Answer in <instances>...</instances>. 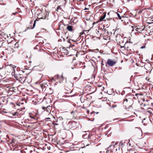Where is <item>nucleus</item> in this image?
<instances>
[{
	"label": "nucleus",
	"mask_w": 153,
	"mask_h": 153,
	"mask_svg": "<svg viewBox=\"0 0 153 153\" xmlns=\"http://www.w3.org/2000/svg\"><path fill=\"white\" fill-rule=\"evenodd\" d=\"M14 77L17 80H19L21 82H24L25 80V78L21 74L15 75Z\"/></svg>",
	"instance_id": "1"
},
{
	"label": "nucleus",
	"mask_w": 153,
	"mask_h": 153,
	"mask_svg": "<svg viewBox=\"0 0 153 153\" xmlns=\"http://www.w3.org/2000/svg\"><path fill=\"white\" fill-rule=\"evenodd\" d=\"M132 28V31H134V29H135V30L139 33H140V31H142L143 29L141 28L139 26H132L131 27Z\"/></svg>",
	"instance_id": "2"
},
{
	"label": "nucleus",
	"mask_w": 153,
	"mask_h": 153,
	"mask_svg": "<svg viewBox=\"0 0 153 153\" xmlns=\"http://www.w3.org/2000/svg\"><path fill=\"white\" fill-rule=\"evenodd\" d=\"M116 63V61L114 60H112L110 59H108L107 61V63L109 66H112L114 65Z\"/></svg>",
	"instance_id": "3"
},
{
	"label": "nucleus",
	"mask_w": 153,
	"mask_h": 153,
	"mask_svg": "<svg viewBox=\"0 0 153 153\" xmlns=\"http://www.w3.org/2000/svg\"><path fill=\"white\" fill-rule=\"evenodd\" d=\"M131 100H128L127 99H126L124 100L123 103L125 105L126 108H128L129 107H130L131 105L130 104L129 102L131 101Z\"/></svg>",
	"instance_id": "4"
},
{
	"label": "nucleus",
	"mask_w": 153,
	"mask_h": 153,
	"mask_svg": "<svg viewBox=\"0 0 153 153\" xmlns=\"http://www.w3.org/2000/svg\"><path fill=\"white\" fill-rule=\"evenodd\" d=\"M59 2L60 5L64 6L65 5L66 1V0H58Z\"/></svg>",
	"instance_id": "5"
},
{
	"label": "nucleus",
	"mask_w": 153,
	"mask_h": 153,
	"mask_svg": "<svg viewBox=\"0 0 153 153\" xmlns=\"http://www.w3.org/2000/svg\"><path fill=\"white\" fill-rule=\"evenodd\" d=\"M137 133L139 136H141L142 133L141 130L140 128H136Z\"/></svg>",
	"instance_id": "6"
},
{
	"label": "nucleus",
	"mask_w": 153,
	"mask_h": 153,
	"mask_svg": "<svg viewBox=\"0 0 153 153\" xmlns=\"http://www.w3.org/2000/svg\"><path fill=\"white\" fill-rule=\"evenodd\" d=\"M106 16V14H102V15L101 16L100 19L99 20V21H98V22L101 21H102L105 18V17Z\"/></svg>",
	"instance_id": "7"
},
{
	"label": "nucleus",
	"mask_w": 153,
	"mask_h": 153,
	"mask_svg": "<svg viewBox=\"0 0 153 153\" xmlns=\"http://www.w3.org/2000/svg\"><path fill=\"white\" fill-rule=\"evenodd\" d=\"M51 106H47L46 108V111L48 112V113H50L51 112Z\"/></svg>",
	"instance_id": "8"
},
{
	"label": "nucleus",
	"mask_w": 153,
	"mask_h": 153,
	"mask_svg": "<svg viewBox=\"0 0 153 153\" xmlns=\"http://www.w3.org/2000/svg\"><path fill=\"white\" fill-rule=\"evenodd\" d=\"M67 29L69 31H72V27L71 25L68 26L67 27Z\"/></svg>",
	"instance_id": "9"
},
{
	"label": "nucleus",
	"mask_w": 153,
	"mask_h": 153,
	"mask_svg": "<svg viewBox=\"0 0 153 153\" xmlns=\"http://www.w3.org/2000/svg\"><path fill=\"white\" fill-rule=\"evenodd\" d=\"M11 143H12L16 144L17 142L16 140L14 138H13L12 140Z\"/></svg>",
	"instance_id": "10"
},
{
	"label": "nucleus",
	"mask_w": 153,
	"mask_h": 153,
	"mask_svg": "<svg viewBox=\"0 0 153 153\" xmlns=\"http://www.w3.org/2000/svg\"><path fill=\"white\" fill-rule=\"evenodd\" d=\"M124 144V142H123V141L120 142L119 143V146H120L121 147H123V145Z\"/></svg>",
	"instance_id": "11"
},
{
	"label": "nucleus",
	"mask_w": 153,
	"mask_h": 153,
	"mask_svg": "<svg viewBox=\"0 0 153 153\" xmlns=\"http://www.w3.org/2000/svg\"><path fill=\"white\" fill-rule=\"evenodd\" d=\"M61 6H62V5H60L58 6L56 10L57 11H59V10H61Z\"/></svg>",
	"instance_id": "12"
},
{
	"label": "nucleus",
	"mask_w": 153,
	"mask_h": 153,
	"mask_svg": "<svg viewBox=\"0 0 153 153\" xmlns=\"http://www.w3.org/2000/svg\"><path fill=\"white\" fill-rule=\"evenodd\" d=\"M57 119L59 120V121L60 122V121H62L63 120V118L61 117H59Z\"/></svg>",
	"instance_id": "13"
},
{
	"label": "nucleus",
	"mask_w": 153,
	"mask_h": 153,
	"mask_svg": "<svg viewBox=\"0 0 153 153\" xmlns=\"http://www.w3.org/2000/svg\"><path fill=\"white\" fill-rule=\"evenodd\" d=\"M36 20L34 21V23H33V27H32L31 28V29L33 28L34 27H35L36 23Z\"/></svg>",
	"instance_id": "14"
},
{
	"label": "nucleus",
	"mask_w": 153,
	"mask_h": 153,
	"mask_svg": "<svg viewBox=\"0 0 153 153\" xmlns=\"http://www.w3.org/2000/svg\"><path fill=\"white\" fill-rule=\"evenodd\" d=\"M152 111H153L152 110V109L151 108H148V112H149L150 113H152Z\"/></svg>",
	"instance_id": "15"
},
{
	"label": "nucleus",
	"mask_w": 153,
	"mask_h": 153,
	"mask_svg": "<svg viewBox=\"0 0 153 153\" xmlns=\"http://www.w3.org/2000/svg\"><path fill=\"white\" fill-rule=\"evenodd\" d=\"M55 122H56V123H60L59 121V120L57 119H55Z\"/></svg>",
	"instance_id": "16"
},
{
	"label": "nucleus",
	"mask_w": 153,
	"mask_h": 153,
	"mask_svg": "<svg viewBox=\"0 0 153 153\" xmlns=\"http://www.w3.org/2000/svg\"><path fill=\"white\" fill-rule=\"evenodd\" d=\"M117 14L119 19H121V17L120 16V15H119V14L118 13H117Z\"/></svg>",
	"instance_id": "17"
},
{
	"label": "nucleus",
	"mask_w": 153,
	"mask_h": 153,
	"mask_svg": "<svg viewBox=\"0 0 153 153\" xmlns=\"http://www.w3.org/2000/svg\"><path fill=\"white\" fill-rule=\"evenodd\" d=\"M118 36H119L120 37L122 38V37L120 35H118L116 37L117 40L118 39Z\"/></svg>",
	"instance_id": "18"
},
{
	"label": "nucleus",
	"mask_w": 153,
	"mask_h": 153,
	"mask_svg": "<svg viewBox=\"0 0 153 153\" xmlns=\"http://www.w3.org/2000/svg\"><path fill=\"white\" fill-rule=\"evenodd\" d=\"M56 123V122H55V121H53V122L52 123V124L53 125H54V124H55V123Z\"/></svg>",
	"instance_id": "19"
},
{
	"label": "nucleus",
	"mask_w": 153,
	"mask_h": 153,
	"mask_svg": "<svg viewBox=\"0 0 153 153\" xmlns=\"http://www.w3.org/2000/svg\"><path fill=\"white\" fill-rule=\"evenodd\" d=\"M59 125V123H55V124H54V126H57V125Z\"/></svg>",
	"instance_id": "20"
},
{
	"label": "nucleus",
	"mask_w": 153,
	"mask_h": 153,
	"mask_svg": "<svg viewBox=\"0 0 153 153\" xmlns=\"http://www.w3.org/2000/svg\"><path fill=\"white\" fill-rule=\"evenodd\" d=\"M46 107H42V109H44V110L46 109Z\"/></svg>",
	"instance_id": "21"
},
{
	"label": "nucleus",
	"mask_w": 153,
	"mask_h": 153,
	"mask_svg": "<svg viewBox=\"0 0 153 153\" xmlns=\"http://www.w3.org/2000/svg\"><path fill=\"white\" fill-rule=\"evenodd\" d=\"M145 47V46H142V47H141V49H143V48H144Z\"/></svg>",
	"instance_id": "22"
},
{
	"label": "nucleus",
	"mask_w": 153,
	"mask_h": 153,
	"mask_svg": "<svg viewBox=\"0 0 153 153\" xmlns=\"http://www.w3.org/2000/svg\"><path fill=\"white\" fill-rule=\"evenodd\" d=\"M16 13H17V12H15V13H13L12 14L14 15H16Z\"/></svg>",
	"instance_id": "23"
},
{
	"label": "nucleus",
	"mask_w": 153,
	"mask_h": 153,
	"mask_svg": "<svg viewBox=\"0 0 153 153\" xmlns=\"http://www.w3.org/2000/svg\"><path fill=\"white\" fill-rule=\"evenodd\" d=\"M120 47L121 48H124L125 47L124 46H121Z\"/></svg>",
	"instance_id": "24"
},
{
	"label": "nucleus",
	"mask_w": 153,
	"mask_h": 153,
	"mask_svg": "<svg viewBox=\"0 0 153 153\" xmlns=\"http://www.w3.org/2000/svg\"><path fill=\"white\" fill-rule=\"evenodd\" d=\"M8 82H9L8 81H6V84H8Z\"/></svg>",
	"instance_id": "25"
},
{
	"label": "nucleus",
	"mask_w": 153,
	"mask_h": 153,
	"mask_svg": "<svg viewBox=\"0 0 153 153\" xmlns=\"http://www.w3.org/2000/svg\"><path fill=\"white\" fill-rule=\"evenodd\" d=\"M110 14V12H108V15H109Z\"/></svg>",
	"instance_id": "26"
},
{
	"label": "nucleus",
	"mask_w": 153,
	"mask_h": 153,
	"mask_svg": "<svg viewBox=\"0 0 153 153\" xmlns=\"http://www.w3.org/2000/svg\"><path fill=\"white\" fill-rule=\"evenodd\" d=\"M62 80H63V77H62Z\"/></svg>",
	"instance_id": "27"
},
{
	"label": "nucleus",
	"mask_w": 153,
	"mask_h": 153,
	"mask_svg": "<svg viewBox=\"0 0 153 153\" xmlns=\"http://www.w3.org/2000/svg\"><path fill=\"white\" fill-rule=\"evenodd\" d=\"M94 111H92L91 113H94Z\"/></svg>",
	"instance_id": "28"
},
{
	"label": "nucleus",
	"mask_w": 153,
	"mask_h": 153,
	"mask_svg": "<svg viewBox=\"0 0 153 153\" xmlns=\"http://www.w3.org/2000/svg\"><path fill=\"white\" fill-rule=\"evenodd\" d=\"M46 118L47 119H50V118Z\"/></svg>",
	"instance_id": "29"
},
{
	"label": "nucleus",
	"mask_w": 153,
	"mask_h": 153,
	"mask_svg": "<svg viewBox=\"0 0 153 153\" xmlns=\"http://www.w3.org/2000/svg\"><path fill=\"white\" fill-rule=\"evenodd\" d=\"M74 79H75V80H76V77H75V78H74Z\"/></svg>",
	"instance_id": "30"
},
{
	"label": "nucleus",
	"mask_w": 153,
	"mask_h": 153,
	"mask_svg": "<svg viewBox=\"0 0 153 153\" xmlns=\"http://www.w3.org/2000/svg\"><path fill=\"white\" fill-rule=\"evenodd\" d=\"M32 22V21L31 22H30V23L31 24Z\"/></svg>",
	"instance_id": "31"
},
{
	"label": "nucleus",
	"mask_w": 153,
	"mask_h": 153,
	"mask_svg": "<svg viewBox=\"0 0 153 153\" xmlns=\"http://www.w3.org/2000/svg\"><path fill=\"white\" fill-rule=\"evenodd\" d=\"M80 1H83V0H80Z\"/></svg>",
	"instance_id": "32"
},
{
	"label": "nucleus",
	"mask_w": 153,
	"mask_h": 153,
	"mask_svg": "<svg viewBox=\"0 0 153 153\" xmlns=\"http://www.w3.org/2000/svg\"><path fill=\"white\" fill-rule=\"evenodd\" d=\"M53 118L55 119V117H53Z\"/></svg>",
	"instance_id": "33"
},
{
	"label": "nucleus",
	"mask_w": 153,
	"mask_h": 153,
	"mask_svg": "<svg viewBox=\"0 0 153 153\" xmlns=\"http://www.w3.org/2000/svg\"><path fill=\"white\" fill-rule=\"evenodd\" d=\"M98 112H97V114H98Z\"/></svg>",
	"instance_id": "34"
},
{
	"label": "nucleus",
	"mask_w": 153,
	"mask_h": 153,
	"mask_svg": "<svg viewBox=\"0 0 153 153\" xmlns=\"http://www.w3.org/2000/svg\"><path fill=\"white\" fill-rule=\"evenodd\" d=\"M41 86L42 87V88H43V87L42 86Z\"/></svg>",
	"instance_id": "35"
},
{
	"label": "nucleus",
	"mask_w": 153,
	"mask_h": 153,
	"mask_svg": "<svg viewBox=\"0 0 153 153\" xmlns=\"http://www.w3.org/2000/svg\"><path fill=\"white\" fill-rule=\"evenodd\" d=\"M32 118H33V117H31Z\"/></svg>",
	"instance_id": "36"
}]
</instances>
